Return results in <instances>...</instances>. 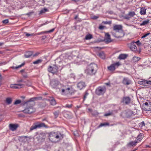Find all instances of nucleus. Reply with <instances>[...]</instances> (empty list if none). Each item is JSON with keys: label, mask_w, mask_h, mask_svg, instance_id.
Segmentation results:
<instances>
[{"label": "nucleus", "mask_w": 151, "mask_h": 151, "mask_svg": "<svg viewBox=\"0 0 151 151\" xmlns=\"http://www.w3.org/2000/svg\"><path fill=\"white\" fill-rule=\"evenodd\" d=\"M111 33L113 36L117 38L123 37L124 35L122 27L120 25H115L114 26L113 28V30Z\"/></svg>", "instance_id": "f257e3e1"}, {"label": "nucleus", "mask_w": 151, "mask_h": 151, "mask_svg": "<svg viewBox=\"0 0 151 151\" xmlns=\"http://www.w3.org/2000/svg\"><path fill=\"white\" fill-rule=\"evenodd\" d=\"M63 136V134L60 132H52L49 133V138L52 142H55L62 139Z\"/></svg>", "instance_id": "f03ea898"}, {"label": "nucleus", "mask_w": 151, "mask_h": 151, "mask_svg": "<svg viewBox=\"0 0 151 151\" xmlns=\"http://www.w3.org/2000/svg\"><path fill=\"white\" fill-rule=\"evenodd\" d=\"M97 65L93 63H91L85 70V73L88 75H93L96 72Z\"/></svg>", "instance_id": "7ed1b4c3"}, {"label": "nucleus", "mask_w": 151, "mask_h": 151, "mask_svg": "<svg viewBox=\"0 0 151 151\" xmlns=\"http://www.w3.org/2000/svg\"><path fill=\"white\" fill-rule=\"evenodd\" d=\"M62 94L64 95H72L75 92V91L71 86H63L61 89Z\"/></svg>", "instance_id": "20e7f679"}, {"label": "nucleus", "mask_w": 151, "mask_h": 151, "mask_svg": "<svg viewBox=\"0 0 151 151\" xmlns=\"http://www.w3.org/2000/svg\"><path fill=\"white\" fill-rule=\"evenodd\" d=\"M42 97H34L30 98L29 100L24 101V104L27 105V106H32L33 107L35 104V101L42 100Z\"/></svg>", "instance_id": "39448f33"}, {"label": "nucleus", "mask_w": 151, "mask_h": 151, "mask_svg": "<svg viewBox=\"0 0 151 151\" xmlns=\"http://www.w3.org/2000/svg\"><path fill=\"white\" fill-rule=\"evenodd\" d=\"M50 86L53 88H59V87H61L62 85L57 79H53L50 82Z\"/></svg>", "instance_id": "423d86ee"}, {"label": "nucleus", "mask_w": 151, "mask_h": 151, "mask_svg": "<svg viewBox=\"0 0 151 151\" xmlns=\"http://www.w3.org/2000/svg\"><path fill=\"white\" fill-rule=\"evenodd\" d=\"M35 111V109L32 106H27L22 111L24 113L31 114Z\"/></svg>", "instance_id": "0eeeda50"}, {"label": "nucleus", "mask_w": 151, "mask_h": 151, "mask_svg": "<svg viewBox=\"0 0 151 151\" xmlns=\"http://www.w3.org/2000/svg\"><path fill=\"white\" fill-rule=\"evenodd\" d=\"M127 46L132 51L135 52H138L137 48L134 41L128 43Z\"/></svg>", "instance_id": "6e6552de"}, {"label": "nucleus", "mask_w": 151, "mask_h": 151, "mask_svg": "<svg viewBox=\"0 0 151 151\" xmlns=\"http://www.w3.org/2000/svg\"><path fill=\"white\" fill-rule=\"evenodd\" d=\"M58 68L56 65H54L53 67L50 66L48 68V71L53 74H58Z\"/></svg>", "instance_id": "1a4fd4ad"}, {"label": "nucleus", "mask_w": 151, "mask_h": 151, "mask_svg": "<svg viewBox=\"0 0 151 151\" xmlns=\"http://www.w3.org/2000/svg\"><path fill=\"white\" fill-rule=\"evenodd\" d=\"M121 65L120 63L119 62H117L107 67L109 70L111 71H114L116 68H118Z\"/></svg>", "instance_id": "9d476101"}, {"label": "nucleus", "mask_w": 151, "mask_h": 151, "mask_svg": "<svg viewBox=\"0 0 151 151\" xmlns=\"http://www.w3.org/2000/svg\"><path fill=\"white\" fill-rule=\"evenodd\" d=\"M106 88L104 87H99L96 90L95 93L98 95H103L106 91Z\"/></svg>", "instance_id": "9b49d317"}, {"label": "nucleus", "mask_w": 151, "mask_h": 151, "mask_svg": "<svg viewBox=\"0 0 151 151\" xmlns=\"http://www.w3.org/2000/svg\"><path fill=\"white\" fill-rule=\"evenodd\" d=\"M138 83L143 86H149L151 85V81L141 80V81H138Z\"/></svg>", "instance_id": "f8f14e48"}, {"label": "nucleus", "mask_w": 151, "mask_h": 151, "mask_svg": "<svg viewBox=\"0 0 151 151\" xmlns=\"http://www.w3.org/2000/svg\"><path fill=\"white\" fill-rule=\"evenodd\" d=\"M24 85L22 84H12L10 85V87L14 89H19L24 87Z\"/></svg>", "instance_id": "ddd939ff"}, {"label": "nucleus", "mask_w": 151, "mask_h": 151, "mask_svg": "<svg viewBox=\"0 0 151 151\" xmlns=\"http://www.w3.org/2000/svg\"><path fill=\"white\" fill-rule=\"evenodd\" d=\"M45 134L43 133H41L37 136L36 138L37 139L38 141L41 142L44 140L45 139Z\"/></svg>", "instance_id": "4468645a"}, {"label": "nucleus", "mask_w": 151, "mask_h": 151, "mask_svg": "<svg viewBox=\"0 0 151 151\" xmlns=\"http://www.w3.org/2000/svg\"><path fill=\"white\" fill-rule=\"evenodd\" d=\"M135 15L134 12H130L128 14L125 16H123V18L124 19H127V20H129L132 17H133Z\"/></svg>", "instance_id": "2eb2a0df"}, {"label": "nucleus", "mask_w": 151, "mask_h": 151, "mask_svg": "<svg viewBox=\"0 0 151 151\" xmlns=\"http://www.w3.org/2000/svg\"><path fill=\"white\" fill-rule=\"evenodd\" d=\"M104 41L106 43H108L112 41V40L111 39L110 37V35L109 33H106Z\"/></svg>", "instance_id": "dca6fc26"}, {"label": "nucleus", "mask_w": 151, "mask_h": 151, "mask_svg": "<svg viewBox=\"0 0 151 151\" xmlns=\"http://www.w3.org/2000/svg\"><path fill=\"white\" fill-rule=\"evenodd\" d=\"M122 83L124 85H128L131 83V81L128 78L124 77L123 78Z\"/></svg>", "instance_id": "f3484780"}, {"label": "nucleus", "mask_w": 151, "mask_h": 151, "mask_svg": "<svg viewBox=\"0 0 151 151\" xmlns=\"http://www.w3.org/2000/svg\"><path fill=\"white\" fill-rule=\"evenodd\" d=\"M19 127V125L17 124H9V129L12 131H15Z\"/></svg>", "instance_id": "a211bd4d"}, {"label": "nucleus", "mask_w": 151, "mask_h": 151, "mask_svg": "<svg viewBox=\"0 0 151 151\" xmlns=\"http://www.w3.org/2000/svg\"><path fill=\"white\" fill-rule=\"evenodd\" d=\"M131 100V99L129 97H125L123 98L122 102L126 104H128L130 103Z\"/></svg>", "instance_id": "6ab92c4d"}, {"label": "nucleus", "mask_w": 151, "mask_h": 151, "mask_svg": "<svg viewBox=\"0 0 151 151\" xmlns=\"http://www.w3.org/2000/svg\"><path fill=\"white\" fill-rule=\"evenodd\" d=\"M55 28H53V29H51L49 30V31H48L42 32H40L37 33L35 34L34 35H40L44 34H45V33H49L52 32H53L55 30Z\"/></svg>", "instance_id": "aec40b11"}, {"label": "nucleus", "mask_w": 151, "mask_h": 151, "mask_svg": "<svg viewBox=\"0 0 151 151\" xmlns=\"http://www.w3.org/2000/svg\"><path fill=\"white\" fill-rule=\"evenodd\" d=\"M77 87L80 89L81 90L85 86V83L83 82H80L78 83Z\"/></svg>", "instance_id": "412c9836"}, {"label": "nucleus", "mask_w": 151, "mask_h": 151, "mask_svg": "<svg viewBox=\"0 0 151 151\" xmlns=\"http://www.w3.org/2000/svg\"><path fill=\"white\" fill-rule=\"evenodd\" d=\"M144 137V135L143 134L140 133L138 135L137 137V140H136L138 142H139L142 140Z\"/></svg>", "instance_id": "4be33fe9"}, {"label": "nucleus", "mask_w": 151, "mask_h": 151, "mask_svg": "<svg viewBox=\"0 0 151 151\" xmlns=\"http://www.w3.org/2000/svg\"><path fill=\"white\" fill-rule=\"evenodd\" d=\"M128 56V55L126 54H121L119 56L118 58L120 60H123L126 59Z\"/></svg>", "instance_id": "5701e85b"}, {"label": "nucleus", "mask_w": 151, "mask_h": 151, "mask_svg": "<svg viewBox=\"0 0 151 151\" xmlns=\"http://www.w3.org/2000/svg\"><path fill=\"white\" fill-rule=\"evenodd\" d=\"M47 100L50 101V104L51 105L54 106L56 104L55 100L53 98H52L50 99H48Z\"/></svg>", "instance_id": "b1692460"}, {"label": "nucleus", "mask_w": 151, "mask_h": 151, "mask_svg": "<svg viewBox=\"0 0 151 151\" xmlns=\"http://www.w3.org/2000/svg\"><path fill=\"white\" fill-rule=\"evenodd\" d=\"M137 143L138 142L136 140H135L134 141H131L127 144V145L128 146H135Z\"/></svg>", "instance_id": "393cba45"}, {"label": "nucleus", "mask_w": 151, "mask_h": 151, "mask_svg": "<svg viewBox=\"0 0 151 151\" xmlns=\"http://www.w3.org/2000/svg\"><path fill=\"white\" fill-rule=\"evenodd\" d=\"M146 9L145 7H142L141 8L140 13L141 15H145L146 14Z\"/></svg>", "instance_id": "a878e982"}, {"label": "nucleus", "mask_w": 151, "mask_h": 151, "mask_svg": "<svg viewBox=\"0 0 151 151\" xmlns=\"http://www.w3.org/2000/svg\"><path fill=\"white\" fill-rule=\"evenodd\" d=\"M33 54V52L32 51L27 52L24 55V56L26 58L30 57Z\"/></svg>", "instance_id": "bb28decb"}, {"label": "nucleus", "mask_w": 151, "mask_h": 151, "mask_svg": "<svg viewBox=\"0 0 151 151\" xmlns=\"http://www.w3.org/2000/svg\"><path fill=\"white\" fill-rule=\"evenodd\" d=\"M133 113L131 110H127L126 113V116L127 117H129L132 115Z\"/></svg>", "instance_id": "cd10ccee"}, {"label": "nucleus", "mask_w": 151, "mask_h": 151, "mask_svg": "<svg viewBox=\"0 0 151 151\" xmlns=\"http://www.w3.org/2000/svg\"><path fill=\"white\" fill-rule=\"evenodd\" d=\"M143 109L145 111H150L151 110V104L150 103L148 105L146 106L145 107V108H143Z\"/></svg>", "instance_id": "c85d7f7f"}, {"label": "nucleus", "mask_w": 151, "mask_h": 151, "mask_svg": "<svg viewBox=\"0 0 151 151\" xmlns=\"http://www.w3.org/2000/svg\"><path fill=\"white\" fill-rule=\"evenodd\" d=\"M38 128H40L43 127H46V125L45 123H41L37 124Z\"/></svg>", "instance_id": "c756f323"}, {"label": "nucleus", "mask_w": 151, "mask_h": 151, "mask_svg": "<svg viewBox=\"0 0 151 151\" xmlns=\"http://www.w3.org/2000/svg\"><path fill=\"white\" fill-rule=\"evenodd\" d=\"M98 55L100 58L103 59H104L105 58V54L103 52H101L99 53Z\"/></svg>", "instance_id": "7c9ffc66"}, {"label": "nucleus", "mask_w": 151, "mask_h": 151, "mask_svg": "<svg viewBox=\"0 0 151 151\" xmlns=\"http://www.w3.org/2000/svg\"><path fill=\"white\" fill-rule=\"evenodd\" d=\"M150 20L148 19L146 20L143 21L140 24V26H144L147 24L149 23Z\"/></svg>", "instance_id": "2f4dec72"}, {"label": "nucleus", "mask_w": 151, "mask_h": 151, "mask_svg": "<svg viewBox=\"0 0 151 151\" xmlns=\"http://www.w3.org/2000/svg\"><path fill=\"white\" fill-rule=\"evenodd\" d=\"M24 64H25V63H22L21 65H18L17 66H16V67L12 66V67H11V68L13 69H17L19 68H20L22 66H24Z\"/></svg>", "instance_id": "473e14b6"}, {"label": "nucleus", "mask_w": 151, "mask_h": 151, "mask_svg": "<svg viewBox=\"0 0 151 151\" xmlns=\"http://www.w3.org/2000/svg\"><path fill=\"white\" fill-rule=\"evenodd\" d=\"M93 38L92 35L89 34L86 35L85 37V39L86 40H89L92 39Z\"/></svg>", "instance_id": "72a5a7b5"}, {"label": "nucleus", "mask_w": 151, "mask_h": 151, "mask_svg": "<svg viewBox=\"0 0 151 151\" xmlns=\"http://www.w3.org/2000/svg\"><path fill=\"white\" fill-rule=\"evenodd\" d=\"M12 101V99L10 98H7L6 99V102L8 104H11Z\"/></svg>", "instance_id": "f704fd0d"}, {"label": "nucleus", "mask_w": 151, "mask_h": 151, "mask_svg": "<svg viewBox=\"0 0 151 151\" xmlns=\"http://www.w3.org/2000/svg\"><path fill=\"white\" fill-rule=\"evenodd\" d=\"M38 128L37 124H34L30 128V130L32 131L36 128Z\"/></svg>", "instance_id": "c9c22d12"}, {"label": "nucleus", "mask_w": 151, "mask_h": 151, "mask_svg": "<svg viewBox=\"0 0 151 151\" xmlns=\"http://www.w3.org/2000/svg\"><path fill=\"white\" fill-rule=\"evenodd\" d=\"M91 114L93 116H97L99 114L98 112L96 110L93 111Z\"/></svg>", "instance_id": "e433bc0d"}, {"label": "nucleus", "mask_w": 151, "mask_h": 151, "mask_svg": "<svg viewBox=\"0 0 151 151\" xmlns=\"http://www.w3.org/2000/svg\"><path fill=\"white\" fill-rule=\"evenodd\" d=\"M109 125V124L108 123H101L99 125V127H102L103 126H108Z\"/></svg>", "instance_id": "4c0bfd02"}, {"label": "nucleus", "mask_w": 151, "mask_h": 151, "mask_svg": "<svg viewBox=\"0 0 151 151\" xmlns=\"http://www.w3.org/2000/svg\"><path fill=\"white\" fill-rule=\"evenodd\" d=\"M42 61V60L40 59H38L33 62V63L34 64H37L40 63Z\"/></svg>", "instance_id": "58836bf2"}, {"label": "nucleus", "mask_w": 151, "mask_h": 151, "mask_svg": "<svg viewBox=\"0 0 151 151\" xmlns=\"http://www.w3.org/2000/svg\"><path fill=\"white\" fill-rule=\"evenodd\" d=\"M24 83H26V86H32V83L31 82L27 81H25Z\"/></svg>", "instance_id": "ea45409f"}, {"label": "nucleus", "mask_w": 151, "mask_h": 151, "mask_svg": "<svg viewBox=\"0 0 151 151\" xmlns=\"http://www.w3.org/2000/svg\"><path fill=\"white\" fill-rule=\"evenodd\" d=\"M48 11V9L47 8H44L43 9L41 10L40 11V13L42 14L43 13H44Z\"/></svg>", "instance_id": "a19ab883"}, {"label": "nucleus", "mask_w": 151, "mask_h": 151, "mask_svg": "<svg viewBox=\"0 0 151 151\" xmlns=\"http://www.w3.org/2000/svg\"><path fill=\"white\" fill-rule=\"evenodd\" d=\"M21 102V101L20 100H16L15 102L14 103V105H17L18 104H20Z\"/></svg>", "instance_id": "79ce46f5"}, {"label": "nucleus", "mask_w": 151, "mask_h": 151, "mask_svg": "<svg viewBox=\"0 0 151 151\" xmlns=\"http://www.w3.org/2000/svg\"><path fill=\"white\" fill-rule=\"evenodd\" d=\"M135 44H137L138 46H140L142 45L141 42H140L139 40H138L137 41L135 42Z\"/></svg>", "instance_id": "37998d69"}, {"label": "nucleus", "mask_w": 151, "mask_h": 151, "mask_svg": "<svg viewBox=\"0 0 151 151\" xmlns=\"http://www.w3.org/2000/svg\"><path fill=\"white\" fill-rule=\"evenodd\" d=\"M72 104H66L65 106H64L65 107L67 108H70L72 107Z\"/></svg>", "instance_id": "c03bdc74"}, {"label": "nucleus", "mask_w": 151, "mask_h": 151, "mask_svg": "<svg viewBox=\"0 0 151 151\" xmlns=\"http://www.w3.org/2000/svg\"><path fill=\"white\" fill-rule=\"evenodd\" d=\"M22 75L24 78H27V73L26 72L23 73H22Z\"/></svg>", "instance_id": "a18cd8bd"}, {"label": "nucleus", "mask_w": 151, "mask_h": 151, "mask_svg": "<svg viewBox=\"0 0 151 151\" xmlns=\"http://www.w3.org/2000/svg\"><path fill=\"white\" fill-rule=\"evenodd\" d=\"M148 104H148V103L147 102H145L143 104L142 106V108H145V107H146V106H147L148 105Z\"/></svg>", "instance_id": "49530a36"}, {"label": "nucleus", "mask_w": 151, "mask_h": 151, "mask_svg": "<svg viewBox=\"0 0 151 151\" xmlns=\"http://www.w3.org/2000/svg\"><path fill=\"white\" fill-rule=\"evenodd\" d=\"M150 34V33H147L146 34H144V35H143V36H142L141 37V38H144L146 37L148 35H149Z\"/></svg>", "instance_id": "de8ad7c7"}, {"label": "nucleus", "mask_w": 151, "mask_h": 151, "mask_svg": "<svg viewBox=\"0 0 151 151\" xmlns=\"http://www.w3.org/2000/svg\"><path fill=\"white\" fill-rule=\"evenodd\" d=\"M88 95V92L87 91H86L85 92V94L84 95V96H83V101H84L85 100L87 96Z\"/></svg>", "instance_id": "09e8293b"}, {"label": "nucleus", "mask_w": 151, "mask_h": 151, "mask_svg": "<svg viewBox=\"0 0 151 151\" xmlns=\"http://www.w3.org/2000/svg\"><path fill=\"white\" fill-rule=\"evenodd\" d=\"M103 23L105 24H110L111 23V21H104Z\"/></svg>", "instance_id": "8fccbe9b"}, {"label": "nucleus", "mask_w": 151, "mask_h": 151, "mask_svg": "<svg viewBox=\"0 0 151 151\" xmlns=\"http://www.w3.org/2000/svg\"><path fill=\"white\" fill-rule=\"evenodd\" d=\"M24 33L26 34V36L27 37H29L30 36H33V35H34V33H32V34H29V33H27L26 32H25Z\"/></svg>", "instance_id": "3c124183"}, {"label": "nucleus", "mask_w": 151, "mask_h": 151, "mask_svg": "<svg viewBox=\"0 0 151 151\" xmlns=\"http://www.w3.org/2000/svg\"><path fill=\"white\" fill-rule=\"evenodd\" d=\"M112 114V113L111 112H110L109 113H106L104 114V115L105 116H110Z\"/></svg>", "instance_id": "603ef678"}, {"label": "nucleus", "mask_w": 151, "mask_h": 151, "mask_svg": "<svg viewBox=\"0 0 151 151\" xmlns=\"http://www.w3.org/2000/svg\"><path fill=\"white\" fill-rule=\"evenodd\" d=\"M2 22L3 23L7 24L9 22V20L8 19H6L3 21Z\"/></svg>", "instance_id": "864d4df0"}, {"label": "nucleus", "mask_w": 151, "mask_h": 151, "mask_svg": "<svg viewBox=\"0 0 151 151\" xmlns=\"http://www.w3.org/2000/svg\"><path fill=\"white\" fill-rule=\"evenodd\" d=\"M145 124L144 123V122L143 121L141 122L139 126L141 127H142L143 126H145Z\"/></svg>", "instance_id": "5fc2aeb1"}, {"label": "nucleus", "mask_w": 151, "mask_h": 151, "mask_svg": "<svg viewBox=\"0 0 151 151\" xmlns=\"http://www.w3.org/2000/svg\"><path fill=\"white\" fill-rule=\"evenodd\" d=\"M54 114L55 115V116H56V117L58 116V114H59L58 112H57V111H55V112H54Z\"/></svg>", "instance_id": "6e6d98bb"}, {"label": "nucleus", "mask_w": 151, "mask_h": 151, "mask_svg": "<svg viewBox=\"0 0 151 151\" xmlns=\"http://www.w3.org/2000/svg\"><path fill=\"white\" fill-rule=\"evenodd\" d=\"M25 81H24L22 79H21L19 80H17V82L18 83H19L20 82H24V83Z\"/></svg>", "instance_id": "4d7b16f0"}, {"label": "nucleus", "mask_w": 151, "mask_h": 151, "mask_svg": "<svg viewBox=\"0 0 151 151\" xmlns=\"http://www.w3.org/2000/svg\"><path fill=\"white\" fill-rule=\"evenodd\" d=\"M104 27L102 25H100L99 27V29L101 30H102L104 29Z\"/></svg>", "instance_id": "13d9d810"}, {"label": "nucleus", "mask_w": 151, "mask_h": 151, "mask_svg": "<svg viewBox=\"0 0 151 151\" xmlns=\"http://www.w3.org/2000/svg\"><path fill=\"white\" fill-rule=\"evenodd\" d=\"M42 40H44L45 39H46V38L47 37V36H46V35L43 36H42Z\"/></svg>", "instance_id": "bf43d9fd"}, {"label": "nucleus", "mask_w": 151, "mask_h": 151, "mask_svg": "<svg viewBox=\"0 0 151 151\" xmlns=\"http://www.w3.org/2000/svg\"><path fill=\"white\" fill-rule=\"evenodd\" d=\"M39 54V52H37L35 53V54L33 55V57H36Z\"/></svg>", "instance_id": "052dcab7"}, {"label": "nucleus", "mask_w": 151, "mask_h": 151, "mask_svg": "<svg viewBox=\"0 0 151 151\" xmlns=\"http://www.w3.org/2000/svg\"><path fill=\"white\" fill-rule=\"evenodd\" d=\"M98 18H99V17L96 16H93V19H97Z\"/></svg>", "instance_id": "680f3d73"}, {"label": "nucleus", "mask_w": 151, "mask_h": 151, "mask_svg": "<svg viewBox=\"0 0 151 151\" xmlns=\"http://www.w3.org/2000/svg\"><path fill=\"white\" fill-rule=\"evenodd\" d=\"M88 110L91 113L92 111H93V110H92L91 109H90V108H88Z\"/></svg>", "instance_id": "e2e57ef3"}, {"label": "nucleus", "mask_w": 151, "mask_h": 151, "mask_svg": "<svg viewBox=\"0 0 151 151\" xmlns=\"http://www.w3.org/2000/svg\"><path fill=\"white\" fill-rule=\"evenodd\" d=\"M20 72L21 73H24V72H24V70L22 69V70H21L20 71Z\"/></svg>", "instance_id": "0e129e2a"}, {"label": "nucleus", "mask_w": 151, "mask_h": 151, "mask_svg": "<svg viewBox=\"0 0 151 151\" xmlns=\"http://www.w3.org/2000/svg\"><path fill=\"white\" fill-rule=\"evenodd\" d=\"M134 59H135V58H137V61H138V60H139V58H138V57H134Z\"/></svg>", "instance_id": "69168bd1"}, {"label": "nucleus", "mask_w": 151, "mask_h": 151, "mask_svg": "<svg viewBox=\"0 0 151 151\" xmlns=\"http://www.w3.org/2000/svg\"><path fill=\"white\" fill-rule=\"evenodd\" d=\"M4 44V43L0 42V46H2Z\"/></svg>", "instance_id": "338daca9"}, {"label": "nucleus", "mask_w": 151, "mask_h": 151, "mask_svg": "<svg viewBox=\"0 0 151 151\" xmlns=\"http://www.w3.org/2000/svg\"><path fill=\"white\" fill-rule=\"evenodd\" d=\"M146 147H147V148H148V147H150V146H149V145H146Z\"/></svg>", "instance_id": "774afa93"}]
</instances>
